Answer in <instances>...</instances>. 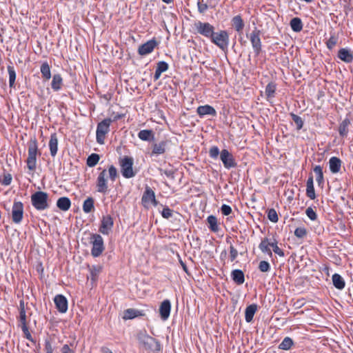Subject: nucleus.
Listing matches in <instances>:
<instances>
[{
  "instance_id": "9b49d317",
  "label": "nucleus",
  "mask_w": 353,
  "mask_h": 353,
  "mask_svg": "<svg viewBox=\"0 0 353 353\" xmlns=\"http://www.w3.org/2000/svg\"><path fill=\"white\" fill-rule=\"evenodd\" d=\"M140 341L143 343L145 347L152 350H159L160 344L152 336L144 334L139 337Z\"/></svg>"
},
{
  "instance_id": "0e129e2a",
  "label": "nucleus",
  "mask_w": 353,
  "mask_h": 353,
  "mask_svg": "<svg viewBox=\"0 0 353 353\" xmlns=\"http://www.w3.org/2000/svg\"><path fill=\"white\" fill-rule=\"evenodd\" d=\"M101 352L103 353H113L110 349H109L108 347H103L101 348Z\"/></svg>"
},
{
  "instance_id": "4d7b16f0",
  "label": "nucleus",
  "mask_w": 353,
  "mask_h": 353,
  "mask_svg": "<svg viewBox=\"0 0 353 353\" xmlns=\"http://www.w3.org/2000/svg\"><path fill=\"white\" fill-rule=\"evenodd\" d=\"M237 256L238 251L232 245H231L230 247V256L231 261H234Z\"/></svg>"
},
{
  "instance_id": "f257e3e1",
  "label": "nucleus",
  "mask_w": 353,
  "mask_h": 353,
  "mask_svg": "<svg viewBox=\"0 0 353 353\" xmlns=\"http://www.w3.org/2000/svg\"><path fill=\"white\" fill-rule=\"evenodd\" d=\"M111 181L114 182L117 176V170L114 165H110L108 170L104 169L98 175L96 181L97 192L106 194L109 192L108 176Z\"/></svg>"
},
{
  "instance_id": "bf43d9fd",
  "label": "nucleus",
  "mask_w": 353,
  "mask_h": 353,
  "mask_svg": "<svg viewBox=\"0 0 353 353\" xmlns=\"http://www.w3.org/2000/svg\"><path fill=\"white\" fill-rule=\"evenodd\" d=\"M61 353H75V351L70 347L68 344H65L62 346Z\"/></svg>"
},
{
  "instance_id": "338daca9",
  "label": "nucleus",
  "mask_w": 353,
  "mask_h": 353,
  "mask_svg": "<svg viewBox=\"0 0 353 353\" xmlns=\"http://www.w3.org/2000/svg\"><path fill=\"white\" fill-rule=\"evenodd\" d=\"M165 3H170L173 0H162Z\"/></svg>"
},
{
  "instance_id": "aec40b11",
  "label": "nucleus",
  "mask_w": 353,
  "mask_h": 353,
  "mask_svg": "<svg viewBox=\"0 0 353 353\" xmlns=\"http://www.w3.org/2000/svg\"><path fill=\"white\" fill-rule=\"evenodd\" d=\"M49 148L52 157H54L58 150V139L55 133L52 134L49 141Z\"/></svg>"
},
{
  "instance_id": "79ce46f5",
  "label": "nucleus",
  "mask_w": 353,
  "mask_h": 353,
  "mask_svg": "<svg viewBox=\"0 0 353 353\" xmlns=\"http://www.w3.org/2000/svg\"><path fill=\"white\" fill-rule=\"evenodd\" d=\"M276 85L275 83L271 82L266 86V97L268 99L274 97Z\"/></svg>"
},
{
  "instance_id": "412c9836",
  "label": "nucleus",
  "mask_w": 353,
  "mask_h": 353,
  "mask_svg": "<svg viewBox=\"0 0 353 353\" xmlns=\"http://www.w3.org/2000/svg\"><path fill=\"white\" fill-rule=\"evenodd\" d=\"M332 280L334 286L336 289L341 290L345 288V282L340 274L337 273L334 274L332 275Z\"/></svg>"
},
{
  "instance_id": "49530a36",
  "label": "nucleus",
  "mask_w": 353,
  "mask_h": 353,
  "mask_svg": "<svg viewBox=\"0 0 353 353\" xmlns=\"http://www.w3.org/2000/svg\"><path fill=\"white\" fill-rule=\"evenodd\" d=\"M307 234V230L305 228H297L294 231V235L299 239L303 238Z\"/></svg>"
},
{
  "instance_id": "4468645a",
  "label": "nucleus",
  "mask_w": 353,
  "mask_h": 353,
  "mask_svg": "<svg viewBox=\"0 0 353 353\" xmlns=\"http://www.w3.org/2000/svg\"><path fill=\"white\" fill-rule=\"evenodd\" d=\"M54 302L57 309L61 313H65L68 310L67 299L62 294L55 296Z\"/></svg>"
},
{
  "instance_id": "8fccbe9b",
  "label": "nucleus",
  "mask_w": 353,
  "mask_h": 353,
  "mask_svg": "<svg viewBox=\"0 0 353 353\" xmlns=\"http://www.w3.org/2000/svg\"><path fill=\"white\" fill-rule=\"evenodd\" d=\"M197 6L200 13H204L208 8L207 3H204L203 0H198Z\"/></svg>"
},
{
  "instance_id": "1a4fd4ad",
  "label": "nucleus",
  "mask_w": 353,
  "mask_h": 353,
  "mask_svg": "<svg viewBox=\"0 0 353 353\" xmlns=\"http://www.w3.org/2000/svg\"><path fill=\"white\" fill-rule=\"evenodd\" d=\"M23 216V205L21 201H14L12 208V219L15 223L21 222Z\"/></svg>"
},
{
  "instance_id": "7ed1b4c3",
  "label": "nucleus",
  "mask_w": 353,
  "mask_h": 353,
  "mask_svg": "<svg viewBox=\"0 0 353 353\" xmlns=\"http://www.w3.org/2000/svg\"><path fill=\"white\" fill-rule=\"evenodd\" d=\"M48 194L42 191H38L32 194L31 202L37 210H44L49 208L48 203Z\"/></svg>"
},
{
  "instance_id": "2eb2a0df",
  "label": "nucleus",
  "mask_w": 353,
  "mask_h": 353,
  "mask_svg": "<svg viewBox=\"0 0 353 353\" xmlns=\"http://www.w3.org/2000/svg\"><path fill=\"white\" fill-rule=\"evenodd\" d=\"M113 226V220L109 215L103 216L101 221V227L99 231L101 233L105 235L109 234Z\"/></svg>"
},
{
  "instance_id": "e433bc0d",
  "label": "nucleus",
  "mask_w": 353,
  "mask_h": 353,
  "mask_svg": "<svg viewBox=\"0 0 353 353\" xmlns=\"http://www.w3.org/2000/svg\"><path fill=\"white\" fill-rule=\"evenodd\" d=\"M314 172L316 174V180L319 185L323 183V174L322 168L320 165H316L314 168Z\"/></svg>"
},
{
  "instance_id": "4c0bfd02",
  "label": "nucleus",
  "mask_w": 353,
  "mask_h": 353,
  "mask_svg": "<svg viewBox=\"0 0 353 353\" xmlns=\"http://www.w3.org/2000/svg\"><path fill=\"white\" fill-rule=\"evenodd\" d=\"M7 69L9 74V85L10 88H12L15 83L16 72L12 65H8Z\"/></svg>"
},
{
  "instance_id": "a211bd4d",
  "label": "nucleus",
  "mask_w": 353,
  "mask_h": 353,
  "mask_svg": "<svg viewBox=\"0 0 353 353\" xmlns=\"http://www.w3.org/2000/svg\"><path fill=\"white\" fill-rule=\"evenodd\" d=\"M196 112L200 117H203L205 115L214 116L216 113L215 109L209 105L199 106L197 108Z\"/></svg>"
},
{
  "instance_id": "6e6d98bb",
  "label": "nucleus",
  "mask_w": 353,
  "mask_h": 353,
  "mask_svg": "<svg viewBox=\"0 0 353 353\" xmlns=\"http://www.w3.org/2000/svg\"><path fill=\"white\" fill-rule=\"evenodd\" d=\"M221 211L223 215L228 216L231 214L232 208L230 205L223 204L221 208Z\"/></svg>"
},
{
  "instance_id": "a878e982",
  "label": "nucleus",
  "mask_w": 353,
  "mask_h": 353,
  "mask_svg": "<svg viewBox=\"0 0 353 353\" xmlns=\"http://www.w3.org/2000/svg\"><path fill=\"white\" fill-rule=\"evenodd\" d=\"M19 321L20 325H28L26 312L25 310V305L23 301H21L19 303Z\"/></svg>"
},
{
  "instance_id": "39448f33",
  "label": "nucleus",
  "mask_w": 353,
  "mask_h": 353,
  "mask_svg": "<svg viewBox=\"0 0 353 353\" xmlns=\"http://www.w3.org/2000/svg\"><path fill=\"white\" fill-rule=\"evenodd\" d=\"M133 159L129 157H124L120 160L121 172L126 179L132 178L135 176L136 172L133 170Z\"/></svg>"
},
{
  "instance_id": "774afa93",
  "label": "nucleus",
  "mask_w": 353,
  "mask_h": 353,
  "mask_svg": "<svg viewBox=\"0 0 353 353\" xmlns=\"http://www.w3.org/2000/svg\"><path fill=\"white\" fill-rule=\"evenodd\" d=\"M269 268H270V265L268 262H266V272L268 270Z\"/></svg>"
},
{
  "instance_id": "13d9d810",
  "label": "nucleus",
  "mask_w": 353,
  "mask_h": 353,
  "mask_svg": "<svg viewBox=\"0 0 353 353\" xmlns=\"http://www.w3.org/2000/svg\"><path fill=\"white\" fill-rule=\"evenodd\" d=\"M306 194L310 199H314L315 198V191L314 187H307Z\"/></svg>"
},
{
  "instance_id": "c756f323",
  "label": "nucleus",
  "mask_w": 353,
  "mask_h": 353,
  "mask_svg": "<svg viewBox=\"0 0 353 353\" xmlns=\"http://www.w3.org/2000/svg\"><path fill=\"white\" fill-rule=\"evenodd\" d=\"M290 24L292 30L296 32H299L303 29V23L301 19L298 17L292 19Z\"/></svg>"
},
{
  "instance_id": "b1692460",
  "label": "nucleus",
  "mask_w": 353,
  "mask_h": 353,
  "mask_svg": "<svg viewBox=\"0 0 353 353\" xmlns=\"http://www.w3.org/2000/svg\"><path fill=\"white\" fill-rule=\"evenodd\" d=\"M168 69V64L165 61H160L157 63V66L154 72V79L157 80L160 78L161 74Z\"/></svg>"
},
{
  "instance_id": "e2e57ef3",
  "label": "nucleus",
  "mask_w": 353,
  "mask_h": 353,
  "mask_svg": "<svg viewBox=\"0 0 353 353\" xmlns=\"http://www.w3.org/2000/svg\"><path fill=\"white\" fill-rule=\"evenodd\" d=\"M265 261H261L259 263V269L261 270V272H265Z\"/></svg>"
},
{
  "instance_id": "f704fd0d",
  "label": "nucleus",
  "mask_w": 353,
  "mask_h": 353,
  "mask_svg": "<svg viewBox=\"0 0 353 353\" xmlns=\"http://www.w3.org/2000/svg\"><path fill=\"white\" fill-rule=\"evenodd\" d=\"M165 151V143L164 141H162L159 143H156L153 146L152 149V154H163Z\"/></svg>"
},
{
  "instance_id": "69168bd1",
  "label": "nucleus",
  "mask_w": 353,
  "mask_h": 353,
  "mask_svg": "<svg viewBox=\"0 0 353 353\" xmlns=\"http://www.w3.org/2000/svg\"><path fill=\"white\" fill-rule=\"evenodd\" d=\"M259 248L262 252H265V241H261V243L259 244Z\"/></svg>"
},
{
  "instance_id": "f03ea898",
  "label": "nucleus",
  "mask_w": 353,
  "mask_h": 353,
  "mask_svg": "<svg viewBox=\"0 0 353 353\" xmlns=\"http://www.w3.org/2000/svg\"><path fill=\"white\" fill-rule=\"evenodd\" d=\"M38 152L37 141L35 138L32 139L28 144V157L26 161L29 170L34 171L37 166V155Z\"/></svg>"
},
{
  "instance_id": "603ef678",
  "label": "nucleus",
  "mask_w": 353,
  "mask_h": 353,
  "mask_svg": "<svg viewBox=\"0 0 353 353\" xmlns=\"http://www.w3.org/2000/svg\"><path fill=\"white\" fill-rule=\"evenodd\" d=\"M21 330L24 334V336L25 337L30 341H32L33 339H32V335L30 334V332H29V329H28V325H21Z\"/></svg>"
},
{
  "instance_id": "6ab92c4d",
  "label": "nucleus",
  "mask_w": 353,
  "mask_h": 353,
  "mask_svg": "<svg viewBox=\"0 0 353 353\" xmlns=\"http://www.w3.org/2000/svg\"><path fill=\"white\" fill-rule=\"evenodd\" d=\"M339 58L345 63H350L353 60V54L351 50L346 48H341L338 52Z\"/></svg>"
},
{
  "instance_id": "bb28decb",
  "label": "nucleus",
  "mask_w": 353,
  "mask_h": 353,
  "mask_svg": "<svg viewBox=\"0 0 353 353\" xmlns=\"http://www.w3.org/2000/svg\"><path fill=\"white\" fill-rule=\"evenodd\" d=\"M231 276L233 281L238 285L243 284L245 281L244 274L240 270H234L232 272Z\"/></svg>"
},
{
  "instance_id": "f8f14e48",
  "label": "nucleus",
  "mask_w": 353,
  "mask_h": 353,
  "mask_svg": "<svg viewBox=\"0 0 353 353\" xmlns=\"http://www.w3.org/2000/svg\"><path fill=\"white\" fill-rule=\"evenodd\" d=\"M141 200L145 207H148L152 204L154 205H157L154 192L150 187L145 188V190L143 194Z\"/></svg>"
},
{
  "instance_id": "c85d7f7f",
  "label": "nucleus",
  "mask_w": 353,
  "mask_h": 353,
  "mask_svg": "<svg viewBox=\"0 0 353 353\" xmlns=\"http://www.w3.org/2000/svg\"><path fill=\"white\" fill-rule=\"evenodd\" d=\"M141 315V312L136 309L130 308L124 311L123 318L125 320L132 319Z\"/></svg>"
},
{
  "instance_id": "9d476101",
  "label": "nucleus",
  "mask_w": 353,
  "mask_h": 353,
  "mask_svg": "<svg viewBox=\"0 0 353 353\" xmlns=\"http://www.w3.org/2000/svg\"><path fill=\"white\" fill-rule=\"evenodd\" d=\"M220 159L224 167L227 169L236 166L233 155L228 150L224 149L221 150L220 153Z\"/></svg>"
},
{
  "instance_id": "a19ab883",
  "label": "nucleus",
  "mask_w": 353,
  "mask_h": 353,
  "mask_svg": "<svg viewBox=\"0 0 353 353\" xmlns=\"http://www.w3.org/2000/svg\"><path fill=\"white\" fill-rule=\"evenodd\" d=\"M293 341L291 338L287 336L284 338L283 341L280 343L279 347L281 350H288L291 348L293 345Z\"/></svg>"
},
{
  "instance_id": "ea45409f",
  "label": "nucleus",
  "mask_w": 353,
  "mask_h": 353,
  "mask_svg": "<svg viewBox=\"0 0 353 353\" xmlns=\"http://www.w3.org/2000/svg\"><path fill=\"white\" fill-rule=\"evenodd\" d=\"M99 155L95 153L90 154L87 159V165L89 167L95 166L99 161Z\"/></svg>"
},
{
  "instance_id": "4be33fe9",
  "label": "nucleus",
  "mask_w": 353,
  "mask_h": 353,
  "mask_svg": "<svg viewBox=\"0 0 353 353\" xmlns=\"http://www.w3.org/2000/svg\"><path fill=\"white\" fill-rule=\"evenodd\" d=\"M330 169L332 173H337L340 171L341 161L335 157L330 158L329 161Z\"/></svg>"
},
{
  "instance_id": "7c9ffc66",
  "label": "nucleus",
  "mask_w": 353,
  "mask_h": 353,
  "mask_svg": "<svg viewBox=\"0 0 353 353\" xmlns=\"http://www.w3.org/2000/svg\"><path fill=\"white\" fill-rule=\"evenodd\" d=\"M62 81H63V79L60 74H54L52 77V83H51L52 88L54 91L59 90L61 88Z\"/></svg>"
},
{
  "instance_id": "680f3d73",
  "label": "nucleus",
  "mask_w": 353,
  "mask_h": 353,
  "mask_svg": "<svg viewBox=\"0 0 353 353\" xmlns=\"http://www.w3.org/2000/svg\"><path fill=\"white\" fill-rule=\"evenodd\" d=\"M307 187H314L313 185V177L310 176L307 181Z\"/></svg>"
},
{
  "instance_id": "c03bdc74",
  "label": "nucleus",
  "mask_w": 353,
  "mask_h": 353,
  "mask_svg": "<svg viewBox=\"0 0 353 353\" xmlns=\"http://www.w3.org/2000/svg\"><path fill=\"white\" fill-rule=\"evenodd\" d=\"M338 38L334 34L331 35L326 43L328 49H332L337 43Z\"/></svg>"
},
{
  "instance_id": "20e7f679",
  "label": "nucleus",
  "mask_w": 353,
  "mask_h": 353,
  "mask_svg": "<svg viewBox=\"0 0 353 353\" xmlns=\"http://www.w3.org/2000/svg\"><path fill=\"white\" fill-rule=\"evenodd\" d=\"M111 123L112 119L108 118L103 119L102 121L98 123L96 132V139L98 143H104L105 135L110 131V125Z\"/></svg>"
},
{
  "instance_id": "6e6552de",
  "label": "nucleus",
  "mask_w": 353,
  "mask_h": 353,
  "mask_svg": "<svg viewBox=\"0 0 353 353\" xmlns=\"http://www.w3.org/2000/svg\"><path fill=\"white\" fill-rule=\"evenodd\" d=\"M194 28L199 34L210 39L214 32V28L210 23L199 21L194 23Z\"/></svg>"
},
{
  "instance_id": "2f4dec72",
  "label": "nucleus",
  "mask_w": 353,
  "mask_h": 353,
  "mask_svg": "<svg viewBox=\"0 0 353 353\" xmlns=\"http://www.w3.org/2000/svg\"><path fill=\"white\" fill-rule=\"evenodd\" d=\"M256 311V305H250L245 309V320L247 322H250L254 316V313Z\"/></svg>"
},
{
  "instance_id": "f3484780",
  "label": "nucleus",
  "mask_w": 353,
  "mask_h": 353,
  "mask_svg": "<svg viewBox=\"0 0 353 353\" xmlns=\"http://www.w3.org/2000/svg\"><path fill=\"white\" fill-rule=\"evenodd\" d=\"M250 41L256 54H259L261 51V42L259 38V32L253 31L250 36Z\"/></svg>"
},
{
  "instance_id": "052dcab7",
  "label": "nucleus",
  "mask_w": 353,
  "mask_h": 353,
  "mask_svg": "<svg viewBox=\"0 0 353 353\" xmlns=\"http://www.w3.org/2000/svg\"><path fill=\"white\" fill-rule=\"evenodd\" d=\"M45 351L46 353H53V347L49 340L45 341Z\"/></svg>"
},
{
  "instance_id": "864d4df0",
  "label": "nucleus",
  "mask_w": 353,
  "mask_h": 353,
  "mask_svg": "<svg viewBox=\"0 0 353 353\" xmlns=\"http://www.w3.org/2000/svg\"><path fill=\"white\" fill-rule=\"evenodd\" d=\"M12 175L10 174H6L3 175V179L1 180V184L4 185H9L12 182Z\"/></svg>"
},
{
  "instance_id": "473e14b6",
  "label": "nucleus",
  "mask_w": 353,
  "mask_h": 353,
  "mask_svg": "<svg viewBox=\"0 0 353 353\" xmlns=\"http://www.w3.org/2000/svg\"><path fill=\"white\" fill-rule=\"evenodd\" d=\"M41 72L43 78L46 80H49L51 78L50 68L47 62L42 63L41 66Z\"/></svg>"
},
{
  "instance_id": "cd10ccee",
  "label": "nucleus",
  "mask_w": 353,
  "mask_h": 353,
  "mask_svg": "<svg viewBox=\"0 0 353 353\" xmlns=\"http://www.w3.org/2000/svg\"><path fill=\"white\" fill-rule=\"evenodd\" d=\"M138 137L142 141H151L154 139V132L151 130H142L138 133Z\"/></svg>"
},
{
  "instance_id": "de8ad7c7",
  "label": "nucleus",
  "mask_w": 353,
  "mask_h": 353,
  "mask_svg": "<svg viewBox=\"0 0 353 353\" xmlns=\"http://www.w3.org/2000/svg\"><path fill=\"white\" fill-rule=\"evenodd\" d=\"M305 214L306 215L308 216V218L312 220V221H314L317 219V214L314 211V210L309 207L306 209L305 210Z\"/></svg>"
},
{
  "instance_id": "5701e85b",
  "label": "nucleus",
  "mask_w": 353,
  "mask_h": 353,
  "mask_svg": "<svg viewBox=\"0 0 353 353\" xmlns=\"http://www.w3.org/2000/svg\"><path fill=\"white\" fill-rule=\"evenodd\" d=\"M271 250L280 256H284L283 250L279 248L277 243H266V254H272Z\"/></svg>"
},
{
  "instance_id": "5fc2aeb1",
  "label": "nucleus",
  "mask_w": 353,
  "mask_h": 353,
  "mask_svg": "<svg viewBox=\"0 0 353 353\" xmlns=\"http://www.w3.org/2000/svg\"><path fill=\"white\" fill-rule=\"evenodd\" d=\"M172 210L169 208H164L161 212V215L165 219H169L172 216Z\"/></svg>"
},
{
  "instance_id": "0eeeda50",
  "label": "nucleus",
  "mask_w": 353,
  "mask_h": 353,
  "mask_svg": "<svg viewBox=\"0 0 353 353\" xmlns=\"http://www.w3.org/2000/svg\"><path fill=\"white\" fill-rule=\"evenodd\" d=\"M91 243L92 244V255L94 257L100 256L104 250L103 238L99 234H92L91 236Z\"/></svg>"
},
{
  "instance_id": "09e8293b",
  "label": "nucleus",
  "mask_w": 353,
  "mask_h": 353,
  "mask_svg": "<svg viewBox=\"0 0 353 353\" xmlns=\"http://www.w3.org/2000/svg\"><path fill=\"white\" fill-rule=\"evenodd\" d=\"M347 122L346 121H343V123L340 125L339 132L341 136H346L347 134Z\"/></svg>"
},
{
  "instance_id": "dca6fc26",
  "label": "nucleus",
  "mask_w": 353,
  "mask_h": 353,
  "mask_svg": "<svg viewBox=\"0 0 353 353\" xmlns=\"http://www.w3.org/2000/svg\"><path fill=\"white\" fill-rule=\"evenodd\" d=\"M171 303L168 299L164 300L160 305L159 314L162 320H167L170 314Z\"/></svg>"
},
{
  "instance_id": "423d86ee",
  "label": "nucleus",
  "mask_w": 353,
  "mask_h": 353,
  "mask_svg": "<svg viewBox=\"0 0 353 353\" xmlns=\"http://www.w3.org/2000/svg\"><path fill=\"white\" fill-rule=\"evenodd\" d=\"M211 41L220 48L221 50H225L229 45V35L225 30H221L217 32H213L210 37Z\"/></svg>"
},
{
  "instance_id": "58836bf2",
  "label": "nucleus",
  "mask_w": 353,
  "mask_h": 353,
  "mask_svg": "<svg viewBox=\"0 0 353 353\" xmlns=\"http://www.w3.org/2000/svg\"><path fill=\"white\" fill-rule=\"evenodd\" d=\"M207 221L209 224V228L212 231H213V232L218 231L219 227L217 225V219L214 216H213V215L209 216L207 219Z\"/></svg>"
},
{
  "instance_id": "393cba45",
  "label": "nucleus",
  "mask_w": 353,
  "mask_h": 353,
  "mask_svg": "<svg viewBox=\"0 0 353 353\" xmlns=\"http://www.w3.org/2000/svg\"><path fill=\"white\" fill-rule=\"evenodd\" d=\"M57 205L60 210L67 211L70 208L71 201L68 197H61L57 200Z\"/></svg>"
},
{
  "instance_id": "a18cd8bd",
  "label": "nucleus",
  "mask_w": 353,
  "mask_h": 353,
  "mask_svg": "<svg viewBox=\"0 0 353 353\" xmlns=\"http://www.w3.org/2000/svg\"><path fill=\"white\" fill-rule=\"evenodd\" d=\"M291 117H292L293 121L296 125V128L298 130L301 129L303 127V121L302 119L300 117H299L298 115L294 114H291Z\"/></svg>"
},
{
  "instance_id": "ddd939ff",
  "label": "nucleus",
  "mask_w": 353,
  "mask_h": 353,
  "mask_svg": "<svg viewBox=\"0 0 353 353\" xmlns=\"http://www.w3.org/2000/svg\"><path fill=\"white\" fill-rule=\"evenodd\" d=\"M157 42L155 39H151L139 46L138 52L141 56L151 53L157 46Z\"/></svg>"
},
{
  "instance_id": "72a5a7b5",
  "label": "nucleus",
  "mask_w": 353,
  "mask_h": 353,
  "mask_svg": "<svg viewBox=\"0 0 353 353\" xmlns=\"http://www.w3.org/2000/svg\"><path fill=\"white\" fill-rule=\"evenodd\" d=\"M94 209V199L92 197L87 198L83 204V210L85 213H90Z\"/></svg>"
},
{
  "instance_id": "3c124183",
  "label": "nucleus",
  "mask_w": 353,
  "mask_h": 353,
  "mask_svg": "<svg viewBox=\"0 0 353 353\" xmlns=\"http://www.w3.org/2000/svg\"><path fill=\"white\" fill-rule=\"evenodd\" d=\"M219 149L216 146H213L210 148L209 150L210 157L212 159H217L219 154H220Z\"/></svg>"
},
{
  "instance_id": "c9c22d12",
  "label": "nucleus",
  "mask_w": 353,
  "mask_h": 353,
  "mask_svg": "<svg viewBox=\"0 0 353 353\" xmlns=\"http://www.w3.org/2000/svg\"><path fill=\"white\" fill-rule=\"evenodd\" d=\"M232 26L237 32H240L244 27V23L240 16H236L232 19Z\"/></svg>"
},
{
  "instance_id": "37998d69",
  "label": "nucleus",
  "mask_w": 353,
  "mask_h": 353,
  "mask_svg": "<svg viewBox=\"0 0 353 353\" xmlns=\"http://www.w3.org/2000/svg\"><path fill=\"white\" fill-rule=\"evenodd\" d=\"M268 218L270 221L276 223L279 220L276 211L274 209L269 210L268 212Z\"/></svg>"
}]
</instances>
